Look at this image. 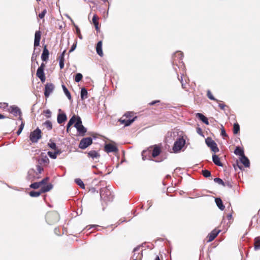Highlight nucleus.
Wrapping results in <instances>:
<instances>
[{"instance_id": "9b49d317", "label": "nucleus", "mask_w": 260, "mask_h": 260, "mask_svg": "<svg viewBox=\"0 0 260 260\" xmlns=\"http://www.w3.org/2000/svg\"><path fill=\"white\" fill-rule=\"evenodd\" d=\"M104 149L105 151L107 153L116 152L118 151L117 147L111 143L106 144Z\"/></svg>"}, {"instance_id": "3c124183", "label": "nucleus", "mask_w": 260, "mask_h": 260, "mask_svg": "<svg viewBox=\"0 0 260 260\" xmlns=\"http://www.w3.org/2000/svg\"><path fill=\"white\" fill-rule=\"evenodd\" d=\"M48 180H49V178L46 177L39 182L40 185H42L43 184H45Z\"/></svg>"}, {"instance_id": "4d7b16f0", "label": "nucleus", "mask_w": 260, "mask_h": 260, "mask_svg": "<svg viewBox=\"0 0 260 260\" xmlns=\"http://www.w3.org/2000/svg\"><path fill=\"white\" fill-rule=\"evenodd\" d=\"M37 170L39 174L41 173V172L43 171V169L41 167L40 165L37 166Z\"/></svg>"}, {"instance_id": "6e6552de", "label": "nucleus", "mask_w": 260, "mask_h": 260, "mask_svg": "<svg viewBox=\"0 0 260 260\" xmlns=\"http://www.w3.org/2000/svg\"><path fill=\"white\" fill-rule=\"evenodd\" d=\"M205 142L206 145L210 147L211 150L214 152H218L219 151L216 143L211 138L208 137L206 139Z\"/></svg>"}, {"instance_id": "79ce46f5", "label": "nucleus", "mask_w": 260, "mask_h": 260, "mask_svg": "<svg viewBox=\"0 0 260 260\" xmlns=\"http://www.w3.org/2000/svg\"><path fill=\"white\" fill-rule=\"evenodd\" d=\"M83 76L81 73H77L75 77V81L76 82H79L82 79Z\"/></svg>"}, {"instance_id": "b1692460", "label": "nucleus", "mask_w": 260, "mask_h": 260, "mask_svg": "<svg viewBox=\"0 0 260 260\" xmlns=\"http://www.w3.org/2000/svg\"><path fill=\"white\" fill-rule=\"evenodd\" d=\"M215 201L216 205L219 208V209H220L221 210L223 211L225 207L223 205L222 201L221 200V199L219 198H215Z\"/></svg>"}, {"instance_id": "a211bd4d", "label": "nucleus", "mask_w": 260, "mask_h": 260, "mask_svg": "<svg viewBox=\"0 0 260 260\" xmlns=\"http://www.w3.org/2000/svg\"><path fill=\"white\" fill-rule=\"evenodd\" d=\"M67 119V117L66 113H59L57 115V121L59 124H61V123H63V122L66 121Z\"/></svg>"}, {"instance_id": "8fccbe9b", "label": "nucleus", "mask_w": 260, "mask_h": 260, "mask_svg": "<svg viewBox=\"0 0 260 260\" xmlns=\"http://www.w3.org/2000/svg\"><path fill=\"white\" fill-rule=\"evenodd\" d=\"M44 113L45 114V116L47 118H49L51 116V112L50 110H46L44 111Z\"/></svg>"}, {"instance_id": "0eeeda50", "label": "nucleus", "mask_w": 260, "mask_h": 260, "mask_svg": "<svg viewBox=\"0 0 260 260\" xmlns=\"http://www.w3.org/2000/svg\"><path fill=\"white\" fill-rule=\"evenodd\" d=\"M41 138V131L38 127L30 133L29 140L32 143H37Z\"/></svg>"}, {"instance_id": "49530a36", "label": "nucleus", "mask_w": 260, "mask_h": 260, "mask_svg": "<svg viewBox=\"0 0 260 260\" xmlns=\"http://www.w3.org/2000/svg\"><path fill=\"white\" fill-rule=\"evenodd\" d=\"M48 155L50 158L52 159H55L57 157V156L56 155L55 153L54 152H53L51 151H48Z\"/></svg>"}, {"instance_id": "6e6d98bb", "label": "nucleus", "mask_w": 260, "mask_h": 260, "mask_svg": "<svg viewBox=\"0 0 260 260\" xmlns=\"http://www.w3.org/2000/svg\"><path fill=\"white\" fill-rule=\"evenodd\" d=\"M64 60H59V65L60 69H62L64 67Z\"/></svg>"}, {"instance_id": "2eb2a0df", "label": "nucleus", "mask_w": 260, "mask_h": 260, "mask_svg": "<svg viewBox=\"0 0 260 260\" xmlns=\"http://www.w3.org/2000/svg\"><path fill=\"white\" fill-rule=\"evenodd\" d=\"M9 112L15 116H17L18 115H20L21 114L20 109L18 107L15 106H10Z\"/></svg>"}, {"instance_id": "4be33fe9", "label": "nucleus", "mask_w": 260, "mask_h": 260, "mask_svg": "<svg viewBox=\"0 0 260 260\" xmlns=\"http://www.w3.org/2000/svg\"><path fill=\"white\" fill-rule=\"evenodd\" d=\"M196 116L203 122H204L206 124H207V125L209 124V121H208V118L206 117H205L203 114L198 113H197Z\"/></svg>"}, {"instance_id": "5fc2aeb1", "label": "nucleus", "mask_w": 260, "mask_h": 260, "mask_svg": "<svg viewBox=\"0 0 260 260\" xmlns=\"http://www.w3.org/2000/svg\"><path fill=\"white\" fill-rule=\"evenodd\" d=\"M152 201L151 200H149L147 202V208L146 209V210H148L152 205Z\"/></svg>"}, {"instance_id": "c756f323", "label": "nucleus", "mask_w": 260, "mask_h": 260, "mask_svg": "<svg viewBox=\"0 0 260 260\" xmlns=\"http://www.w3.org/2000/svg\"><path fill=\"white\" fill-rule=\"evenodd\" d=\"M234 153L237 155H239L241 157L244 155V150L240 148L239 147H237L234 151Z\"/></svg>"}, {"instance_id": "603ef678", "label": "nucleus", "mask_w": 260, "mask_h": 260, "mask_svg": "<svg viewBox=\"0 0 260 260\" xmlns=\"http://www.w3.org/2000/svg\"><path fill=\"white\" fill-rule=\"evenodd\" d=\"M36 48H34V52L32 54V56H31V61H34L36 59V57L37 56V54H36L35 53V51H36Z\"/></svg>"}, {"instance_id": "6ab92c4d", "label": "nucleus", "mask_w": 260, "mask_h": 260, "mask_svg": "<svg viewBox=\"0 0 260 260\" xmlns=\"http://www.w3.org/2000/svg\"><path fill=\"white\" fill-rule=\"evenodd\" d=\"M38 162L40 165H47L49 162V159L46 155H42L38 160Z\"/></svg>"}, {"instance_id": "7ed1b4c3", "label": "nucleus", "mask_w": 260, "mask_h": 260, "mask_svg": "<svg viewBox=\"0 0 260 260\" xmlns=\"http://www.w3.org/2000/svg\"><path fill=\"white\" fill-rule=\"evenodd\" d=\"M133 113L132 112H127L125 113L123 117L119 119L120 122L121 124H123L125 126L130 125L137 118L136 116L133 117Z\"/></svg>"}, {"instance_id": "39448f33", "label": "nucleus", "mask_w": 260, "mask_h": 260, "mask_svg": "<svg viewBox=\"0 0 260 260\" xmlns=\"http://www.w3.org/2000/svg\"><path fill=\"white\" fill-rule=\"evenodd\" d=\"M185 140L183 137H179L175 141L173 147V150L174 153H178L180 151L185 144Z\"/></svg>"}, {"instance_id": "ddd939ff", "label": "nucleus", "mask_w": 260, "mask_h": 260, "mask_svg": "<svg viewBox=\"0 0 260 260\" xmlns=\"http://www.w3.org/2000/svg\"><path fill=\"white\" fill-rule=\"evenodd\" d=\"M41 37V32L40 30L36 31L35 34L34 48L40 45V41Z\"/></svg>"}, {"instance_id": "2f4dec72", "label": "nucleus", "mask_w": 260, "mask_h": 260, "mask_svg": "<svg viewBox=\"0 0 260 260\" xmlns=\"http://www.w3.org/2000/svg\"><path fill=\"white\" fill-rule=\"evenodd\" d=\"M75 182L81 188L84 189L85 188L84 184L83 181L81 179L76 178L75 179Z\"/></svg>"}, {"instance_id": "0e129e2a", "label": "nucleus", "mask_w": 260, "mask_h": 260, "mask_svg": "<svg viewBox=\"0 0 260 260\" xmlns=\"http://www.w3.org/2000/svg\"><path fill=\"white\" fill-rule=\"evenodd\" d=\"M159 102H160V101H159V100L153 101L151 102V103H150L149 105H154L155 104L159 103Z\"/></svg>"}, {"instance_id": "09e8293b", "label": "nucleus", "mask_w": 260, "mask_h": 260, "mask_svg": "<svg viewBox=\"0 0 260 260\" xmlns=\"http://www.w3.org/2000/svg\"><path fill=\"white\" fill-rule=\"evenodd\" d=\"M48 146L51 148L52 149H53V150H56L57 147H56V145L55 143L54 142H52V143H48Z\"/></svg>"}, {"instance_id": "58836bf2", "label": "nucleus", "mask_w": 260, "mask_h": 260, "mask_svg": "<svg viewBox=\"0 0 260 260\" xmlns=\"http://www.w3.org/2000/svg\"><path fill=\"white\" fill-rule=\"evenodd\" d=\"M214 181L215 182H216L218 183L220 185H221L223 186H225V183H224V182L220 178H215L214 179Z\"/></svg>"}, {"instance_id": "e433bc0d", "label": "nucleus", "mask_w": 260, "mask_h": 260, "mask_svg": "<svg viewBox=\"0 0 260 260\" xmlns=\"http://www.w3.org/2000/svg\"><path fill=\"white\" fill-rule=\"evenodd\" d=\"M240 132V126L238 123H235L233 126V133L237 134Z\"/></svg>"}, {"instance_id": "cd10ccee", "label": "nucleus", "mask_w": 260, "mask_h": 260, "mask_svg": "<svg viewBox=\"0 0 260 260\" xmlns=\"http://www.w3.org/2000/svg\"><path fill=\"white\" fill-rule=\"evenodd\" d=\"M77 119V116L76 115H74L70 119L68 123L67 124V132H69V127L72 125L76 121Z\"/></svg>"}, {"instance_id": "412c9836", "label": "nucleus", "mask_w": 260, "mask_h": 260, "mask_svg": "<svg viewBox=\"0 0 260 260\" xmlns=\"http://www.w3.org/2000/svg\"><path fill=\"white\" fill-rule=\"evenodd\" d=\"M240 160L241 162L245 167H249L250 166V161L248 158L244 155L240 157Z\"/></svg>"}, {"instance_id": "bb28decb", "label": "nucleus", "mask_w": 260, "mask_h": 260, "mask_svg": "<svg viewBox=\"0 0 260 260\" xmlns=\"http://www.w3.org/2000/svg\"><path fill=\"white\" fill-rule=\"evenodd\" d=\"M254 243V248L255 250H258L260 249V238L259 237L255 238Z\"/></svg>"}, {"instance_id": "72a5a7b5", "label": "nucleus", "mask_w": 260, "mask_h": 260, "mask_svg": "<svg viewBox=\"0 0 260 260\" xmlns=\"http://www.w3.org/2000/svg\"><path fill=\"white\" fill-rule=\"evenodd\" d=\"M42 193L41 190L40 191H31L29 192V194L31 197H39Z\"/></svg>"}, {"instance_id": "de8ad7c7", "label": "nucleus", "mask_w": 260, "mask_h": 260, "mask_svg": "<svg viewBox=\"0 0 260 260\" xmlns=\"http://www.w3.org/2000/svg\"><path fill=\"white\" fill-rule=\"evenodd\" d=\"M46 13H47V10L46 9H45L44 10H43L42 11V12L41 13H40L39 14V18L40 19H43L44 17V16Z\"/></svg>"}, {"instance_id": "dca6fc26", "label": "nucleus", "mask_w": 260, "mask_h": 260, "mask_svg": "<svg viewBox=\"0 0 260 260\" xmlns=\"http://www.w3.org/2000/svg\"><path fill=\"white\" fill-rule=\"evenodd\" d=\"M49 54V51L47 48L46 45H45L41 55L42 60L44 61H46L48 59Z\"/></svg>"}, {"instance_id": "680f3d73", "label": "nucleus", "mask_w": 260, "mask_h": 260, "mask_svg": "<svg viewBox=\"0 0 260 260\" xmlns=\"http://www.w3.org/2000/svg\"><path fill=\"white\" fill-rule=\"evenodd\" d=\"M76 48V44H74L69 50V52H73Z\"/></svg>"}, {"instance_id": "4468645a", "label": "nucleus", "mask_w": 260, "mask_h": 260, "mask_svg": "<svg viewBox=\"0 0 260 260\" xmlns=\"http://www.w3.org/2000/svg\"><path fill=\"white\" fill-rule=\"evenodd\" d=\"M88 156L93 160H96L99 159L100 155L96 151L91 150L88 153Z\"/></svg>"}, {"instance_id": "f257e3e1", "label": "nucleus", "mask_w": 260, "mask_h": 260, "mask_svg": "<svg viewBox=\"0 0 260 260\" xmlns=\"http://www.w3.org/2000/svg\"><path fill=\"white\" fill-rule=\"evenodd\" d=\"M152 152V156L154 158L157 156L161 152L160 148L155 145L154 147H150L147 150H143L142 152V159L145 160L147 158V155H149Z\"/></svg>"}, {"instance_id": "c03bdc74", "label": "nucleus", "mask_w": 260, "mask_h": 260, "mask_svg": "<svg viewBox=\"0 0 260 260\" xmlns=\"http://www.w3.org/2000/svg\"><path fill=\"white\" fill-rule=\"evenodd\" d=\"M40 184L39 182H34L33 183H31L30 185V187L34 189H38L40 187Z\"/></svg>"}, {"instance_id": "a18cd8bd", "label": "nucleus", "mask_w": 260, "mask_h": 260, "mask_svg": "<svg viewBox=\"0 0 260 260\" xmlns=\"http://www.w3.org/2000/svg\"><path fill=\"white\" fill-rule=\"evenodd\" d=\"M24 123L23 121H22L20 125L19 126V129L17 132V134L18 135H19L21 133L23 129L24 128Z\"/></svg>"}, {"instance_id": "473e14b6", "label": "nucleus", "mask_w": 260, "mask_h": 260, "mask_svg": "<svg viewBox=\"0 0 260 260\" xmlns=\"http://www.w3.org/2000/svg\"><path fill=\"white\" fill-rule=\"evenodd\" d=\"M98 18L97 17V16L95 15H94L93 16L92 19V22H93V24L94 25L95 29L97 31L99 29V22L98 21Z\"/></svg>"}, {"instance_id": "c85d7f7f", "label": "nucleus", "mask_w": 260, "mask_h": 260, "mask_svg": "<svg viewBox=\"0 0 260 260\" xmlns=\"http://www.w3.org/2000/svg\"><path fill=\"white\" fill-rule=\"evenodd\" d=\"M87 90L84 87L82 88L81 90L80 96L81 99L83 100L87 98Z\"/></svg>"}, {"instance_id": "f8f14e48", "label": "nucleus", "mask_w": 260, "mask_h": 260, "mask_svg": "<svg viewBox=\"0 0 260 260\" xmlns=\"http://www.w3.org/2000/svg\"><path fill=\"white\" fill-rule=\"evenodd\" d=\"M220 230L214 229L208 236V242L212 241L220 233Z\"/></svg>"}, {"instance_id": "423d86ee", "label": "nucleus", "mask_w": 260, "mask_h": 260, "mask_svg": "<svg viewBox=\"0 0 260 260\" xmlns=\"http://www.w3.org/2000/svg\"><path fill=\"white\" fill-rule=\"evenodd\" d=\"M183 57V53L181 51H176L173 55L172 65L178 66V63H182L184 66V63L182 61Z\"/></svg>"}, {"instance_id": "aec40b11", "label": "nucleus", "mask_w": 260, "mask_h": 260, "mask_svg": "<svg viewBox=\"0 0 260 260\" xmlns=\"http://www.w3.org/2000/svg\"><path fill=\"white\" fill-rule=\"evenodd\" d=\"M96 51L97 54L100 56H103V52L102 50V41H100L98 42L96 46Z\"/></svg>"}, {"instance_id": "774afa93", "label": "nucleus", "mask_w": 260, "mask_h": 260, "mask_svg": "<svg viewBox=\"0 0 260 260\" xmlns=\"http://www.w3.org/2000/svg\"><path fill=\"white\" fill-rule=\"evenodd\" d=\"M44 68H45V64L44 63H42L41 66L38 68V69H41L42 70H44Z\"/></svg>"}, {"instance_id": "393cba45", "label": "nucleus", "mask_w": 260, "mask_h": 260, "mask_svg": "<svg viewBox=\"0 0 260 260\" xmlns=\"http://www.w3.org/2000/svg\"><path fill=\"white\" fill-rule=\"evenodd\" d=\"M77 131L79 133V135L81 136H84L87 132V129L83 125H80V127H77Z\"/></svg>"}, {"instance_id": "864d4df0", "label": "nucleus", "mask_w": 260, "mask_h": 260, "mask_svg": "<svg viewBox=\"0 0 260 260\" xmlns=\"http://www.w3.org/2000/svg\"><path fill=\"white\" fill-rule=\"evenodd\" d=\"M143 257V254L138 253V255L136 256V258L133 260H142Z\"/></svg>"}, {"instance_id": "052dcab7", "label": "nucleus", "mask_w": 260, "mask_h": 260, "mask_svg": "<svg viewBox=\"0 0 260 260\" xmlns=\"http://www.w3.org/2000/svg\"><path fill=\"white\" fill-rule=\"evenodd\" d=\"M179 81L181 82L182 87L183 89L186 88V84L183 83L182 77H181V79H179Z\"/></svg>"}, {"instance_id": "ea45409f", "label": "nucleus", "mask_w": 260, "mask_h": 260, "mask_svg": "<svg viewBox=\"0 0 260 260\" xmlns=\"http://www.w3.org/2000/svg\"><path fill=\"white\" fill-rule=\"evenodd\" d=\"M35 173V171L34 169L29 170L28 172V176H27L28 179H32L34 177V175Z\"/></svg>"}, {"instance_id": "a19ab883", "label": "nucleus", "mask_w": 260, "mask_h": 260, "mask_svg": "<svg viewBox=\"0 0 260 260\" xmlns=\"http://www.w3.org/2000/svg\"><path fill=\"white\" fill-rule=\"evenodd\" d=\"M207 95L208 96V98L210 99L211 100H213V101H216V102H218V101L215 99L214 96L212 95L211 92L210 90H208L207 91Z\"/></svg>"}, {"instance_id": "338daca9", "label": "nucleus", "mask_w": 260, "mask_h": 260, "mask_svg": "<svg viewBox=\"0 0 260 260\" xmlns=\"http://www.w3.org/2000/svg\"><path fill=\"white\" fill-rule=\"evenodd\" d=\"M224 183H225V186H228L229 188H232V184H231L230 182H224Z\"/></svg>"}, {"instance_id": "f03ea898", "label": "nucleus", "mask_w": 260, "mask_h": 260, "mask_svg": "<svg viewBox=\"0 0 260 260\" xmlns=\"http://www.w3.org/2000/svg\"><path fill=\"white\" fill-rule=\"evenodd\" d=\"M100 196L101 199L106 202H111L113 199L112 192L109 188V186L101 189Z\"/></svg>"}, {"instance_id": "4c0bfd02", "label": "nucleus", "mask_w": 260, "mask_h": 260, "mask_svg": "<svg viewBox=\"0 0 260 260\" xmlns=\"http://www.w3.org/2000/svg\"><path fill=\"white\" fill-rule=\"evenodd\" d=\"M43 125L48 129L51 130L52 128V122L50 120H46Z\"/></svg>"}, {"instance_id": "37998d69", "label": "nucleus", "mask_w": 260, "mask_h": 260, "mask_svg": "<svg viewBox=\"0 0 260 260\" xmlns=\"http://www.w3.org/2000/svg\"><path fill=\"white\" fill-rule=\"evenodd\" d=\"M202 175L206 178L209 177L211 176V172L208 170H202Z\"/></svg>"}, {"instance_id": "f704fd0d", "label": "nucleus", "mask_w": 260, "mask_h": 260, "mask_svg": "<svg viewBox=\"0 0 260 260\" xmlns=\"http://www.w3.org/2000/svg\"><path fill=\"white\" fill-rule=\"evenodd\" d=\"M75 123L74 124V127L77 128L80 126V125H83L82 123V120L81 118L79 116H77V119L75 121Z\"/></svg>"}, {"instance_id": "1a4fd4ad", "label": "nucleus", "mask_w": 260, "mask_h": 260, "mask_svg": "<svg viewBox=\"0 0 260 260\" xmlns=\"http://www.w3.org/2000/svg\"><path fill=\"white\" fill-rule=\"evenodd\" d=\"M92 143V139L91 137L83 138L80 142L79 147L82 149H85Z\"/></svg>"}, {"instance_id": "69168bd1", "label": "nucleus", "mask_w": 260, "mask_h": 260, "mask_svg": "<svg viewBox=\"0 0 260 260\" xmlns=\"http://www.w3.org/2000/svg\"><path fill=\"white\" fill-rule=\"evenodd\" d=\"M54 150V152L55 153L56 156L58 154H60L61 153V151L60 150L58 149L57 148H56V149Z\"/></svg>"}, {"instance_id": "c9c22d12", "label": "nucleus", "mask_w": 260, "mask_h": 260, "mask_svg": "<svg viewBox=\"0 0 260 260\" xmlns=\"http://www.w3.org/2000/svg\"><path fill=\"white\" fill-rule=\"evenodd\" d=\"M62 87L64 94L68 97V98L70 100L71 99V95L68 89H67L66 86L63 84L62 85Z\"/></svg>"}, {"instance_id": "5701e85b", "label": "nucleus", "mask_w": 260, "mask_h": 260, "mask_svg": "<svg viewBox=\"0 0 260 260\" xmlns=\"http://www.w3.org/2000/svg\"><path fill=\"white\" fill-rule=\"evenodd\" d=\"M212 160L213 162L217 166L219 167H222L223 164L220 162V158L218 155L216 154H213L212 155Z\"/></svg>"}, {"instance_id": "f3484780", "label": "nucleus", "mask_w": 260, "mask_h": 260, "mask_svg": "<svg viewBox=\"0 0 260 260\" xmlns=\"http://www.w3.org/2000/svg\"><path fill=\"white\" fill-rule=\"evenodd\" d=\"M44 71V70L38 69L37 71V76L40 79L42 82H45L46 79Z\"/></svg>"}, {"instance_id": "a878e982", "label": "nucleus", "mask_w": 260, "mask_h": 260, "mask_svg": "<svg viewBox=\"0 0 260 260\" xmlns=\"http://www.w3.org/2000/svg\"><path fill=\"white\" fill-rule=\"evenodd\" d=\"M53 187L51 183L48 184L46 185L42 186L41 190L42 193L46 192L50 190Z\"/></svg>"}, {"instance_id": "9d476101", "label": "nucleus", "mask_w": 260, "mask_h": 260, "mask_svg": "<svg viewBox=\"0 0 260 260\" xmlns=\"http://www.w3.org/2000/svg\"><path fill=\"white\" fill-rule=\"evenodd\" d=\"M54 89V86L51 83H47L45 86L44 95L46 98L49 97Z\"/></svg>"}, {"instance_id": "20e7f679", "label": "nucleus", "mask_w": 260, "mask_h": 260, "mask_svg": "<svg viewBox=\"0 0 260 260\" xmlns=\"http://www.w3.org/2000/svg\"><path fill=\"white\" fill-rule=\"evenodd\" d=\"M59 220V215L56 211L48 212L46 215V220L49 224H53Z\"/></svg>"}, {"instance_id": "e2e57ef3", "label": "nucleus", "mask_w": 260, "mask_h": 260, "mask_svg": "<svg viewBox=\"0 0 260 260\" xmlns=\"http://www.w3.org/2000/svg\"><path fill=\"white\" fill-rule=\"evenodd\" d=\"M218 106L220 107V108L222 110H224V108L226 107V105L224 104H219Z\"/></svg>"}, {"instance_id": "bf43d9fd", "label": "nucleus", "mask_w": 260, "mask_h": 260, "mask_svg": "<svg viewBox=\"0 0 260 260\" xmlns=\"http://www.w3.org/2000/svg\"><path fill=\"white\" fill-rule=\"evenodd\" d=\"M221 135L223 137H227L228 136V135L226 133V132L224 128H222L221 129Z\"/></svg>"}, {"instance_id": "7c9ffc66", "label": "nucleus", "mask_w": 260, "mask_h": 260, "mask_svg": "<svg viewBox=\"0 0 260 260\" xmlns=\"http://www.w3.org/2000/svg\"><path fill=\"white\" fill-rule=\"evenodd\" d=\"M142 245H139L135 247L133 250L134 254L133 257L136 258V256L138 255V253H142V250L140 251V248Z\"/></svg>"}, {"instance_id": "13d9d810", "label": "nucleus", "mask_w": 260, "mask_h": 260, "mask_svg": "<svg viewBox=\"0 0 260 260\" xmlns=\"http://www.w3.org/2000/svg\"><path fill=\"white\" fill-rule=\"evenodd\" d=\"M66 50H64L62 53L59 56V60H64V54H65Z\"/></svg>"}]
</instances>
